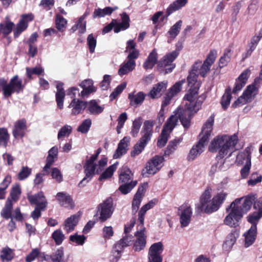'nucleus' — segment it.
I'll return each mask as SVG.
<instances>
[{"mask_svg":"<svg viewBox=\"0 0 262 262\" xmlns=\"http://www.w3.org/2000/svg\"><path fill=\"white\" fill-rule=\"evenodd\" d=\"M136 67V62H133L128 60L124 61L118 70V74L122 76L133 71Z\"/></svg>","mask_w":262,"mask_h":262,"instance_id":"ea45409f","label":"nucleus"},{"mask_svg":"<svg viewBox=\"0 0 262 262\" xmlns=\"http://www.w3.org/2000/svg\"><path fill=\"white\" fill-rule=\"evenodd\" d=\"M261 217L262 213L258 211L254 212L249 214L247 217V221L252 224L251 226L255 225V227H257V224Z\"/></svg>","mask_w":262,"mask_h":262,"instance_id":"13d9d810","label":"nucleus"},{"mask_svg":"<svg viewBox=\"0 0 262 262\" xmlns=\"http://www.w3.org/2000/svg\"><path fill=\"white\" fill-rule=\"evenodd\" d=\"M79 222V216L77 214L71 215L66 220L63 224V229L68 233L73 231Z\"/></svg>","mask_w":262,"mask_h":262,"instance_id":"f704fd0d","label":"nucleus"},{"mask_svg":"<svg viewBox=\"0 0 262 262\" xmlns=\"http://www.w3.org/2000/svg\"><path fill=\"white\" fill-rule=\"evenodd\" d=\"M214 120V116L212 115L208 118L203 125L202 132L200 134V139L199 141L192 147L189 151L188 157L189 160H194L204 151L205 146L207 145L211 135Z\"/></svg>","mask_w":262,"mask_h":262,"instance_id":"20e7f679","label":"nucleus"},{"mask_svg":"<svg viewBox=\"0 0 262 262\" xmlns=\"http://www.w3.org/2000/svg\"><path fill=\"white\" fill-rule=\"evenodd\" d=\"M63 83L58 82L56 85L57 92L56 94V101L58 107L60 109L63 108V100L65 97V93L63 89Z\"/></svg>","mask_w":262,"mask_h":262,"instance_id":"4c0bfd02","label":"nucleus"},{"mask_svg":"<svg viewBox=\"0 0 262 262\" xmlns=\"http://www.w3.org/2000/svg\"><path fill=\"white\" fill-rule=\"evenodd\" d=\"M238 236V233L237 231H232V232L226 237V240L223 245L224 248L227 250L231 249L236 242Z\"/></svg>","mask_w":262,"mask_h":262,"instance_id":"37998d69","label":"nucleus"},{"mask_svg":"<svg viewBox=\"0 0 262 262\" xmlns=\"http://www.w3.org/2000/svg\"><path fill=\"white\" fill-rule=\"evenodd\" d=\"M121 22L119 23L117 20H113L112 21L106 26L103 29V34L107 33L111 31L114 27L115 33H119L121 31L126 30L129 27L130 18L126 13L123 12L121 14Z\"/></svg>","mask_w":262,"mask_h":262,"instance_id":"9d476101","label":"nucleus"},{"mask_svg":"<svg viewBox=\"0 0 262 262\" xmlns=\"http://www.w3.org/2000/svg\"><path fill=\"white\" fill-rule=\"evenodd\" d=\"M167 82L162 81L155 85L150 91L149 96L152 98L160 97L167 88Z\"/></svg>","mask_w":262,"mask_h":262,"instance_id":"c9c22d12","label":"nucleus"},{"mask_svg":"<svg viewBox=\"0 0 262 262\" xmlns=\"http://www.w3.org/2000/svg\"><path fill=\"white\" fill-rule=\"evenodd\" d=\"M231 90L230 88L226 89L221 100V105L224 110H226L229 105L231 99Z\"/></svg>","mask_w":262,"mask_h":262,"instance_id":"8fccbe9b","label":"nucleus"},{"mask_svg":"<svg viewBox=\"0 0 262 262\" xmlns=\"http://www.w3.org/2000/svg\"><path fill=\"white\" fill-rule=\"evenodd\" d=\"M137 181H131L129 183H122L119 189L122 194L129 193L137 185Z\"/></svg>","mask_w":262,"mask_h":262,"instance_id":"5fc2aeb1","label":"nucleus"},{"mask_svg":"<svg viewBox=\"0 0 262 262\" xmlns=\"http://www.w3.org/2000/svg\"><path fill=\"white\" fill-rule=\"evenodd\" d=\"M257 198L256 194L250 193L240 198L236 199L226 209L228 214L224 219V224L231 227L238 225V222L250 209L253 202Z\"/></svg>","mask_w":262,"mask_h":262,"instance_id":"f03ea898","label":"nucleus"},{"mask_svg":"<svg viewBox=\"0 0 262 262\" xmlns=\"http://www.w3.org/2000/svg\"><path fill=\"white\" fill-rule=\"evenodd\" d=\"M257 235V227L251 226L250 228L246 232L245 236V246L247 248L252 245L255 242Z\"/></svg>","mask_w":262,"mask_h":262,"instance_id":"72a5a7b5","label":"nucleus"},{"mask_svg":"<svg viewBox=\"0 0 262 262\" xmlns=\"http://www.w3.org/2000/svg\"><path fill=\"white\" fill-rule=\"evenodd\" d=\"M86 239V237L83 235H78L75 233L70 236V241L77 245H83Z\"/></svg>","mask_w":262,"mask_h":262,"instance_id":"680f3d73","label":"nucleus"},{"mask_svg":"<svg viewBox=\"0 0 262 262\" xmlns=\"http://www.w3.org/2000/svg\"><path fill=\"white\" fill-rule=\"evenodd\" d=\"M216 57V51L215 50L211 51L208 54L206 59L202 63L200 60L196 61L192 67L191 70L196 73V74L200 75L204 77L210 70L211 66L214 62Z\"/></svg>","mask_w":262,"mask_h":262,"instance_id":"423d86ee","label":"nucleus"},{"mask_svg":"<svg viewBox=\"0 0 262 262\" xmlns=\"http://www.w3.org/2000/svg\"><path fill=\"white\" fill-rule=\"evenodd\" d=\"M58 149L57 146H54L48 151V155L46 159V164L43 167V171L47 173H49V169L54 162L55 160L57 158Z\"/></svg>","mask_w":262,"mask_h":262,"instance_id":"2f4dec72","label":"nucleus"},{"mask_svg":"<svg viewBox=\"0 0 262 262\" xmlns=\"http://www.w3.org/2000/svg\"><path fill=\"white\" fill-rule=\"evenodd\" d=\"M164 158L161 156L156 155L149 160L143 169L142 174L144 177L148 175H154L157 173L164 165Z\"/></svg>","mask_w":262,"mask_h":262,"instance_id":"6e6552de","label":"nucleus"},{"mask_svg":"<svg viewBox=\"0 0 262 262\" xmlns=\"http://www.w3.org/2000/svg\"><path fill=\"white\" fill-rule=\"evenodd\" d=\"M67 24V20L60 14H57L56 18V28L59 31H62L66 28Z\"/></svg>","mask_w":262,"mask_h":262,"instance_id":"e2e57ef3","label":"nucleus"},{"mask_svg":"<svg viewBox=\"0 0 262 262\" xmlns=\"http://www.w3.org/2000/svg\"><path fill=\"white\" fill-rule=\"evenodd\" d=\"M147 185V183H144L140 185L137 191L134 195L132 203V212L133 214H135L139 210L142 200L144 195L145 190Z\"/></svg>","mask_w":262,"mask_h":262,"instance_id":"f3484780","label":"nucleus"},{"mask_svg":"<svg viewBox=\"0 0 262 262\" xmlns=\"http://www.w3.org/2000/svg\"><path fill=\"white\" fill-rule=\"evenodd\" d=\"M101 152V149L98 148L96 154L93 155L91 158L87 160L85 166H84V172L85 177L80 182L78 185L79 187L84 186L92 178V175L94 172L95 169L94 162L97 159V157Z\"/></svg>","mask_w":262,"mask_h":262,"instance_id":"ddd939ff","label":"nucleus"},{"mask_svg":"<svg viewBox=\"0 0 262 262\" xmlns=\"http://www.w3.org/2000/svg\"><path fill=\"white\" fill-rule=\"evenodd\" d=\"M12 201L9 199H7L5 205L2 209L1 214V216L6 219H8L11 217V211L12 209Z\"/></svg>","mask_w":262,"mask_h":262,"instance_id":"09e8293b","label":"nucleus"},{"mask_svg":"<svg viewBox=\"0 0 262 262\" xmlns=\"http://www.w3.org/2000/svg\"><path fill=\"white\" fill-rule=\"evenodd\" d=\"M136 240L134 244V249L135 251L139 252L144 249L146 244V236L145 234V228H141L135 234Z\"/></svg>","mask_w":262,"mask_h":262,"instance_id":"412c9836","label":"nucleus"},{"mask_svg":"<svg viewBox=\"0 0 262 262\" xmlns=\"http://www.w3.org/2000/svg\"><path fill=\"white\" fill-rule=\"evenodd\" d=\"M86 112L92 115H98L102 113L104 109L103 105H100L96 100L86 101Z\"/></svg>","mask_w":262,"mask_h":262,"instance_id":"7c9ffc66","label":"nucleus"},{"mask_svg":"<svg viewBox=\"0 0 262 262\" xmlns=\"http://www.w3.org/2000/svg\"><path fill=\"white\" fill-rule=\"evenodd\" d=\"M212 189L207 187L200 196V203L195 204V212L200 213L204 211L207 213H211L212 211H208L207 208L211 207Z\"/></svg>","mask_w":262,"mask_h":262,"instance_id":"9b49d317","label":"nucleus"},{"mask_svg":"<svg viewBox=\"0 0 262 262\" xmlns=\"http://www.w3.org/2000/svg\"><path fill=\"white\" fill-rule=\"evenodd\" d=\"M14 27V24L7 17L5 21L0 23V34H3L6 36L11 32Z\"/></svg>","mask_w":262,"mask_h":262,"instance_id":"a19ab883","label":"nucleus"},{"mask_svg":"<svg viewBox=\"0 0 262 262\" xmlns=\"http://www.w3.org/2000/svg\"><path fill=\"white\" fill-rule=\"evenodd\" d=\"M9 137L7 129L5 128H0V145L6 147Z\"/></svg>","mask_w":262,"mask_h":262,"instance_id":"0e129e2a","label":"nucleus"},{"mask_svg":"<svg viewBox=\"0 0 262 262\" xmlns=\"http://www.w3.org/2000/svg\"><path fill=\"white\" fill-rule=\"evenodd\" d=\"M32 14H23L21 16V19L17 24L15 28L13 30L14 36L17 38L23 31H24L28 26V23L33 19Z\"/></svg>","mask_w":262,"mask_h":262,"instance_id":"aec40b11","label":"nucleus"},{"mask_svg":"<svg viewBox=\"0 0 262 262\" xmlns=\"http://www.w3.org/2000/svg\"><path fill=\"white\" fill-rule=\"evenodd\" d=\"M79 86L83 89V90L79 93V96L83 98L88 97L90 94L95 91L93 81L91 79L84 80L80 83Z\"/></svg>","mask_w":262,"mask_h":262,"instance_id":"473e14b6","label":"nucleus"},{"mask_svg":"<svg viewBox=\"0 0 262 262\" xmlns=\"http://www.w3.org/2000/svg\"><path fill=\"white\" fill-rule=\"evenodd\" d=\"M228 195L227 192L222 191L216 193L211 200V205L207 208L208 211H216L224 203Z\"/></svg>","mask_w":262,"mask_h":262,"instance_id":"4be33fe9","label":"nucleus"},{"mask_svg":"<svg viewBox=\"0 0 262 262\" xmlns=\"http://www.w3.org/2000/svg\"><path fill=\"white\" fill-rule=\"evenodd\" d=\"M86 22L85 20L79 18L75 25L72 27L71 30L73 32H75L77 30L79 29V33L83 34L86 31Z\"/></svg>","mask_w":262,"mask_h":262,"instance_id":"4d7b16f0","label":"nucleus"},{"mask_svg":"<svg viewBox=\"0 0 262 262\" xmlns=\"http://www.w3.org/2000/svg\"><path fill=\"white\" fill-rule=\"evenodd\" d=\"M154 125V122L151 120H146L144 122L141 132V137L138 142L135 145L132 152V156L138 155L144 150L152 137Z\"/></svg>","mask_w":262,"mask_h":262,"instance_id":"39448f33","label":"nucleus"},{"mask_svg":"<svg viewBox=\"0 0 262 262\" xmlns=\"http://www.w3.org/2000/svg\"><path fill=\"white\" fill-rule=\"evenodd\" d=\"M187 1L188 0H177L174 1L167 9V16L170 15L173 12L184 7L187 4Z\"/></svg>","mask_w":262,"mask_h":262,"instance_id":"c03bdc74","label":"nucleus"},{"mask_svg":"<svg viewBox=\"0 0 262 262\" xmlns=\"http://www.w3.org/2000/svg\"><path fill=\"white\" fill-rule=\"evenodd\" d=\"M136 44L134 40L130 39L127 41L126 47L125 52L128 53L127 56V60L136 62L135 59L139 56V51L136 49Z\"/></svg>","mask_w":262,"mask_h":262,"instance_id":"a878e982","label":"nucleus"},{"mask_svg":"<svg viewBox=\"0 0 262 262\" xmlns=\"http://www.w3.org/2000/svg\"><path fill=\"white\" fill-rule=\"evenodd\" d=\"M185 80H182L175 83L169 90V91L166 94L164 97V100L163 101L162 106L164 107L168 105L172 98L175 95L180 92L182 89V85L184 82Z\"/></svg>","mask_w":262,"mask_h":262,"instance_id":"b1692460","label":"nucleus"},{"mask_svg":"<svg viewBox=\"0 0 262 262\" xmlns=\"http://www.w3.org/2000/svg\"><path fill=\"white\" fill-rule=\"evenodd\" d=\"M233 48L231 46L225 49L223 55L221 57L219 60V66L221 68L227 65L231 60Z\"/></svg>","mask_w":262,"mask_h":262,"instance_id":"79ce46f5","label":"nucleus"},{"mask_svg":"<svg viewBox=\"0 0 262 262\" xmlns=\"http://www.w3.org/2000/svg\"><path fill=\"white\" fill-rule=\"evenodd\" d=\"M198 75L196 74V73L193 72L191 70L189 72V74L187 77L188 85L189 88H195L198 84V89L200 88L201 83L198 81Z\"/></svg>","mask_w":262,"mask_h":262,"instance_id":"de8ad7c7","label":"nucleus"},{"mask_svg":"<svg viewBox=\"0 0 262 262\" xmlns=\"http://www.w3.org/2000/svg\"><path fill=\"white\" fill-rule=\"evenodd\" d=\"M13 256V252L9 248H5L1 251V258L4 262L10 261Z\"/></svg>","mask_w":262,"mask_h":262,"instance_id":"bf43d9fd","label":"nucleus"},{"mask_svg":"<svg viewBox=\"0 0 262 262\" xmlns=\"http://www.w3.org/2000/svg\"><path fill=\"white\" fill-rule=\"evenodd\" d=\"M118 162L109 166L100 176L99 180H105L110 178L113 176L114 171L116 170Z\"/></svg>","mask_w":262,"mask_h":262,"instance_id":"603ef678","label":"nucleus"},{"mask_svg":"<svg viewBox=\"0 0 262 262\" xmlns=\"http://www.w3.org/2000/svg\"><path fill=\"white\" fill-rule=\"evenodd\" d=\"M56 198L61 206L68 208H73L74 206L71 196L65 192H58Z\"/></svg>","mask_w":262,"mask_h":262,"instance_id":"c85d7f7f","label":"nucleus"},{"mask_svg":"<svg viewBox=\"0 0 262 262\" xmlns=\"http://www.w3.org/2000/svg\"><path fill=\"white\" fill-rule=\"evenodd\" d=\"M182 141V138L174 139L169 142L166 149L165 151V155L166 156H169L173 154L177 149L178 144Z\"/></svg>","mask_w":262,"mask_h":262,"instance_id":"49530a36","label":"nucleus"},{"mask_svg":"<svg viewBox=\"0 0 262 262\" xmlns=\"http://www.w3.org/2000/svg\"><path fill=\"white\" fill-rule=\"evenodd\" d=\"M182 25V21L180 20L174 24L168 31V33L171 39H174L179 33Z\"/></svg>","mask_w":262,"mask_h":262,"instance_id":"864d4df0","label":"nucleus"},{"mask_svg":"<svg viewBox=\"0 0 262 262\" xmlns=\"http://www.w3.org/2000/svg\"><path fill=\"white\" fill-rule=\"evenodd\" d=\"M180 222L182 227H187L191 221L192 209L188 204L182 205L180 208Z\"/></svg>","mask_w":262,"mask_h":262,"instance_id":"6ab92c4d","label":"nucleus"},{"mask_svg":"<svg viewBox=\"0 0 262 262\" xmlns=\"http://www.w3.org/2000/svg\"><path fill=\"white\" fill-rule=\"evenodd\" d=\"M91 125L92 120L90 119H85L79 125L77 129V130L83 134L86 133L89 130Z\"/></svg>","mask_w":262,"mask_h":262,"instance_id":"338daca9","label":"nucleus"},{"mask_svg":"<svg viewBox=\"0 0 262 262\" xmlns=\"http://www.w3.org/2000/svg\"><path fill=\"white\" fill-rule=\"evenodd\" d=\"M164 250V246L159 242L152 244L148 252V262H162L161 254Z\"/></svg>","mask_w":262,"mask_h":262,"instance_id":"2eb2a0df","label":"nucleus"},{"mask_svg":"<svg viewBox=\"0 0 262 262\" xmlns=\"http://www.w3.org/2000/svg\"><path fill=\"white\" fill-rule=\"evenodd\" d=\"M133 241V236L130 234H124L123 237L115 245V252L116 257L115 262H117L121 257V253L123 249L128 246Z\"/></svg>","mask_w":262,"mask_h":262,"instance_id":"a211bd4d","label":"nucleus"},{"mask_svg":"<svg viewBox=\"0 0 262 262\" xmlns=\"http://www.w3.org/2000/svg\"><path fill=\"white\" fill-rule=\"evenodd\" d=\"M28 199L31 204L36 205V207H39L41 209H44L46 207L47 202L42 192L34 195L28 194Z\"/></svg>","mask_w":262,"mask_h":262,"instance_id":"bb28decb","label":"nucleus"},{"mask_svg":"<svg viewBox=\"0 0 262 262\" xmlns=\"http://www.w3.org/2000/svg\"><path fill=\"white\" fill-rule=\"evenodd\" d=\"M251 156L249 150L246 149L243 152L239 153L236 156V162L238 164H242L243 160L246 161L245 166L241 170V174L242 178H246L249 174L251 166Z\"/></svg>","mask_w":262,"mask_h":262,"instance_id":"4468645a","label":"nucleus"},{"mask_svg":"<svg viewBox=\"0 0 262 262\" xmlns=\"http://www.w3.org/2000/svg\"><path fill=\"white\" fill-rule=\"evenodd\" d=\"M142 123V119L141 117L136 118L133 122V125L130 131V135L136 137L137 136L141 126Z\"/></svg>","mask_w":262,"mask_h":262,"instance_id":"6e6d98bb","label":"nucleus"},{"mask_svg":"<svg viewBox=\"0 0 262 262\" xmlns=\"http://www.w3.org/2000/svg\"><path fill=\"white\" fill-rule=\"evenodd\" d=\"M178 116L171 115L167 120L162 130L161 136L158 140L157 145L162 147L166 144L170 133L177 125L178 119Z\"/></svg>","mask_w":262,"mask_h":262,"instance_id":"1a4fd4ad","label":"nucleus"},{"mask_svg":"<svg viewBox=\"0 0 262 262\" xmlns=\"http://www.w3.org/2000/svg\"><path fill=\"white\" fill-rule=\"evenodd\" d=\"M128 98L130 100V105L132 106H136L143 102L145 99V95L141 92H140L136 94H129L128 95Z\"/></svg>","mask_w":262,"mask_h":262,"instance_id":"a18cd8bd","label":"nucleus"},{"mask_svg":"<svg viewBox=\"0 0 262 262\" xmlns=\"http://www.w3.org/2000/svg\"><path fill=\"white\" fill-rule=\"evenodd\" d=\"M130 140V137H125L120 140L118 145L117 148L113 155L114 158H120L127 152L128 149Z\"/></svg>","mask_w":262,"mask_h":262,"instance_id":"393cba45","label":"nucleus"},{"mask_svg":"<svg viewBox=\"0 0 262 262\" xmlns=\"http://www.w3.org/2000/svg\"><path fill=\"white\" fill-rule=\"evenodd\" d=\"M26 70L27 76L29 79L32 78L33 74L39 76L44 72V69L40 66H36L34 68L27 67Z\"/></svg>","mask_w":262,"mask_h":262,"instance_id":"3c124183","label":"nucleus"},{"mask_svg":"<svg viewBox=\"0 0 262 262\" xmlns=\"http://www.w3.org/2000/svg\"><path fill=\"white\" fill-rule=\"evenodd\" d=\"M32 169L27 166H23L18 173V179L20 181L27 179L31 173Z\"/></svg>","mask_w":262,"mask_h":262,"instance_id":"69168bd1","label":"nucleus"},{"mask_svg":"<svg viewBox=\"0 0 262 262\" xmlns=\"http://www.w3.org/2000/svg\"><path fill=\"white\" fill-rule=\"evenodd\" d=\"M114 211L113 199L109 197L97 206L95 216L104 222L111 217Z\"/></svg>","mask_w":262,"mask_h":262,"instance_id":"0eeeda50","label":"nucleus"},{"mask_svg":"<svg viewBox=\"0 0 262 262\" xmlns=\"http://www.w3.org/2000/svg\"><path fill=\"white\" fill-rule=\"evenodd\" d=\"M198 85L195 88H190L187 93L185 95L184 99L187 100L185 107H179L173 115L178 116L182 124L185 128L190 125V118L201 108L202 102L195 101L198 95Z\"/></svg>","mask_w":262,"mask_h":262,"instance_id":"7ed1b4c3","label":"nucleus"},{"mask_svg":"<svg viewBox=\"0 0 262 262\" xmlns=\"http://www.w3.org/2000/svg\"><path fill=\"white\" fill-rule=\"evenodd\" d=\"M119 182L121 183H129L132 179L133 173L127 166H122L119 170Z\"/></svg>","mask_w":262,"mask_h":262,"instance_id":"58836bf2","label":"nucleus"},{"mask_svg":"<svg viewBox=\"0 0 262 262\" xmlns=\"http://www.w3.org/2000/svg\"><path fill=\"white\" fill-rule=\"evenodd\" d=\"M27 129V121L25 119H21L16 121L14 125L12 134L15 139L22 138L25 135Z\"/></svg>","mask_w":262,"mask_h":262,"instance_id":"5701e85b","label":"nucleus"},{"mask_svg":"<svg viewBox=\"0 0 262 262\" xmlns=\"http://www.w3.org/2000/svg\"><path fill=\"white\" fill-rule=\"evenodd\" d=\"M179 54L178 50H174L166 54L158 62V67L159 68H164L165 73H170L175 68L176 65L173 61Z\"/></svg>","mask_w":262,"mask_h":262,"instance_id":"f8f14e48","label":"nucleus"},{"mask_svg":"<svg viewBox=\"0 0 262 262\" xmlns=\"http://www.w3.org/2000/svg\"><path fill=\"white\" fill-rule=\"evenodd\" d=\"M52 237L56 245H60L64 239L65 236L64 234L60 229H57L53 232L52 235Z\"/></svg>","mask_w":262,"mask_h":262,"instance_id":"052dcab7","label":"nucleus"},{"mask_svg":"<svg viewBox=\"0 0 262 262\" xmlns=\"http://www.w3.org/2000/svg\"><path fill=\"white\" fill-rule=\"evenodd\" d=\"M86 101L80 100L77 98H73L69 105L72 108V114L77 115L81 113L86 107Z\"/></svg>","mask_w":262,"mask_h":262,"instance_id":"c756f323","label":"nucleus"},{"mask_svg":"<svg viewBox=\"0 0 262 262\" xmlns=\"http://www.w3.org/2000/svg\"><path fill=\"white\" fill-rule=\"evenodd\" d=\"M237 141V136L234 135L231 136H218L211 142L209 150L212 152H218L216 157L217 162L215 164L221 171H225L229 168V165L226 164V159L224 158L228 154V157L231 156L235 150L234 147Z\"/></svg>","mask_w":262,"mask_h":262,"instance_id":"f257e3e1","label":"nucleus"},{"mask_svg":"<svg viewBox=\"0 0 262 262\" xmlns=\"http://www.w3.org/2000/svg\"><path fill=\"white\" fill-rule=\"evenodd\" d=\"M258 84L259 79H255L254 82L252 84L248 85L243 92L244 96H246V99L248 100L250 102L254 99L258 93Z\"/></svg>","mask_w":262,"mask_h":262,"instance_id":"cd10ccee","label":"nucleus"},{"mask_svg":"<svg viewBox=\"0 0 262 262\" xmlns=\"http://www.w3.org/2000/svg\"><path fill=\"white\" fill-rule=\"evenodd\" d=\"M158 54L156 49L150 52L144 62L143 67L145 70L151 69L158 61Z\"/></svg>","mask_w":262,"mask_h":262,"instance_id":"e433bc0d","label":"nucleus"},{"mask_svg":"<svg viewBox=\"0 0 262 262\" xmlns=\"http://www.w3.org/2000/svg\"><path fill=\"white\" fill-rule=\"evenodd\" d=\"M24 86L22 84V80L19 79L18 76H14L11 80L8 85L4 90V96L6 98L9 97L12 94L16 92L17 93L22 91Z\"/></svg>","mask_w":262,"mask_h":262,"instance_id":"dca6fc26","label":"nucleus"},{"mask_svg":"<svg viewBox=\"0 0 262 262\" xmlns=\"http://www.w3.org/2000/svg\"><path fill=\"white\" fill-rule=\"evenodd\" d=\"M72 129V127L70 125H66L62 126L58 132L57 135L58 139L69 136L71 133Z\"/></svg>","mask_w":262,"mask_h":262,"instance_id":"774afa93","label":"nucleus"}]
</instances>
